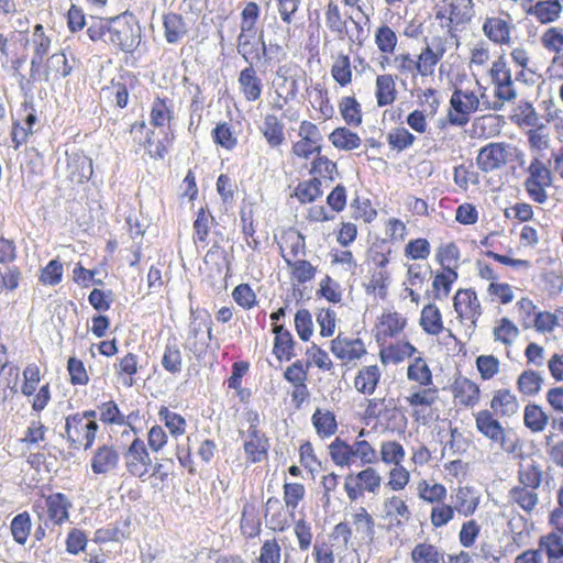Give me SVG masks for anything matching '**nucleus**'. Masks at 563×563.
Wrapping results in <instances>:
<instances>
[{
    "label": "nucleus",
    "instance_id": "nucleus-29",
    "mask_svg": "<svg viewBox=\"0 0 563 563\" xmlns=\"http://www.w3.org/2000/svg\"><path fill=\"white\" fill-rule=\"evenodd\" d=\"M334 147L342 151H352L361 145V137L347 128H336L329 135Z\"/></svg>",
    "mask_w": 563,
    "mask_h": 563
},
{
    "label": "nucleus",
    "instance_id": "nucleus-6",
    "mask_svg": "<svg viewBox=\"0 0 563 563\" xmlns=\"http://www.w3.org/2000/svg\"><path fill=\"white\" fill-rule=\"evenodd\" d=\"M453 306L457 316L462 319H470L473 327L482 314L481 302L472 289H460L453 297Z\"/></svg>",
    "mask_w": 563,
    "mask_h": 563
},
{
    "label": "nucleus",
    "instance_id": "nucleus-52",
    "mask_svg": "<svg viewBox=\"0 0 563 563\" xmlns=\"http://www.w3.org/2000/svg\"><path fill=\"white\" fill-rule=\"evenodd\" d=\"M353 522L356 530L362 533L364 539L373 542L375 538V521L364 507L353 516Z\"/></svg>",
    "mask_w": 563,
    "mask_h": 563
},
{
    "label": "nucleus",
    "instance_id": "nucleus-57",
    "mask_svg": "<svg viewBox=\"0 0 563 563\" xmlns=\"http://www.w3.org/2000/svg\"><path fill=\"white\" fill-rule=\"evenodd\" d=\"M416 140V136L410 133L406 128H396L387 135L388 144L391 148L401 152L410 147Z\"/></svg>",
    "mask_w": 563,
    "mask_h": 563
},
{
    "label": "nucleus",
    "instance_id": "nucleus-16",
    "mask_svg": "<svg viewBox=\"0 0 563 563\" xmlns=\"http://www.w3.org/2000/svg\"><path fill=\"white\" fill-rule=\"evenodd\" d=\"M492 410L500 417H511L519 409L516 396L509 389H498L490 400Z\"/></svg>",
    "mask_w": 563,
    "mask_h": 563
},
{
    "label": "nucleus",
    "instance_id": "nucleus-32",
    "mask_svg": "<svg viewBox=\"0 0 563 563\" xmlns=\"http://www.w3.org/2000/svg\"><path fill=\"white\" fill-rule=\"evenodd\" d=\"M525 426L532 432H541L549 422L548 415L537 404H528L523 412Z\"/></svg>",
    "mask_w": 563,
    "mask_h": 563
},
{
    "label": "nucleus",
    "instance_id": "nucleus-14",
    "mask_svg": "<svg viewBox=\"0 0 563 563\" xmlns=\"http://www.w3.org/2000/svg\"><path fill=\"white\" fill-rule=\"evenodd\" d=\"M453 394L459 404L473 407L479 400V387L466 377L459 376L452 385Z\"/></svg>",
    "mask_w": 563,
    "mask_h": 563
},
{
    "label": "nucleus",
    "instance_id": "nucleus-33",
    "mask_svg": "<svg viewBox=\"0 0 563 563\" xmlns=\"http://www.w3.org/2000/svg\"><path fill=\"white\" fill-rule=\"evenodd\" d=\"M449 22L459 24L468 23L474 15V3L472 0H451Z\"/></svg>",
    "mask_w": 563,
    "mask_h": 563
},
{
    "label": "nucleus",
    "instance_id": "nucleus-25",
    "mask_svg": "<svg viewBox=\"0 0 563 563\" xmlns=\"http://www.w3.org/2000/svg\"><path fill=\"white\" fill-rule=\"evenodd\" d=\"M479 497L475 495L472 487H460L455 495L454 509L465 517L472 516L477 509Z\"/></svg>",
    "mask_w": 563,
    "mask_h": 563
},
{
    "label": "nucleus",
    "instance_id": "nucleus-5",
    "mask_svg": "<svg viewBox=\"0 0 563 563\" xmlns=\"http://www.w3.org/2000/svg\"><path fill=\"white\" fill-rule=\"evenodd\" d=\"M126 471L135 477L142 478L148 472L152 464L148 451L144 441L135 438L123 453Z\"/></svg>",
    "mask_w": 563,
    "mask_h": 563
},
{
    "label": "nucleus",
    "instance_id": "nucleus-47",
    "mask_svg": "<svg viewBox=\"0 0 563 563\" xmlns=\"http://www.w3.org/2000/svg\"><path fill=\"white\" fill-rule=\"evenodd\" d=\"M159 420L163 421L173 437H178L185 433L186 420L179 413L170 411L167 407L163 406L158 410Z\"/></svg>",
    "mask_w": 563,
    "mask_h": 563
},
{
    "label": "nucleus",
    "instance_id": "nucleus-63",
    "mask_svg": "<svg viewBox=\"0 0 563 563\" xmlns=\"http://www.w3.org/2000/svg\"><path fill=\"white\" fill-rule=\"evenodd\" d=\"M295 328L302 341H309L313 331L312 317L309 310L299 309L295 314Z\"/></svg>",
    "mask_w": 563,
    "mask_h": 563
},
{
    "label": "nucleus",
    "instance_id": "nucleus-2",
    "mask_svg": "<svg viewBox=\"0 0 563 563\" xmlns=\"http://www.w3.org/2000/svg\"><path fill=\"white\" fill-rule=\"evenodd\" d=\"M99 424L97 422H86L78 413H73L66 417L65 420V433L66 440L70 446L89 450L92 448Z\"/></svg>",
    "mask_w": 563,
    "mask_h": 563
},
{
    "label": "nucleus",
    "instance_id": "nucleus-42",
    "mask_svg": "<svg viewBox=\"0 0 563 563\" xmlns=\"http://www.w3.org/2000/svg\"><path fill=\"white\" fill-rule=\"evenodd\" d=\"M51 73L58 77H66L71 73V66L68 64L64 52L54 53L47 58L45 69L43 70L45 80L48 79Z\"/></svg>",
    "mask_w": 563,
    "mask_h": 563
},
{
    "label": "nucleus",
    "instance_id": "nucleus-61",
    "mask_svg": "<svg viewBox=\"0 0 563 563\" xmlns=\"http://www.w3.org/2000/svg\"><path fill=\"white\" fill-rule=\"evenodd\" d=\"M375 42L380 52L391 54L397 44V36L389 26L382 25L376 31Z\"/></svg>",
    "mask_w": 563,
    "mask_h": 563
},
{
    "label": "nucleus",
    "instance_id": "nucleus-20",
    "mask_svg": "<svg viewBox=\"0 0 563 563\" xmlns=\"http://www.w3.org/2000/svg\"><path fill=\"white\" fill-rule=\"evenodd\" d=\"M475 422L477 430L492 442H496L504 430L500 422L493 417V412L487 409L476 413Z\"/></svg>",
    "mask_w": 563,
    "mask_h": 563
},
{
    "label": "nucleus",
    "instance_id": "nucleus-58",
    "mask_svg": "<svg viewBox=\"0 0 563 563\" xmlns=\"http://www.w3.org/2000/svg\"><path fill=\"white\" fill-rule=\"evenodd\" d=\"M284 258L288 266L292 268V276L299 284H305L314 278L317 269L311 265L310 262L306 260H298L291 262L285 256Z\"/></svg>",
    "mask_w": 563,
    "mask_h": 563
},
{
    "label": "nucleus",
    "instance_id": "nucleus-37",
    "mask_svg": "<svg viewBox=\"0 0 563 563\" xmlns=\"http://www.w3.org/2000/svg\"><path fill=\"white\" fill-rule=\"evenodd\" d=\"M31 527V517L27 511H23L14 516L10 523L13 540L18 544L24 545L30 536Z\"/></svg>",
    "mask_w": 563,
    "mask_h": 563
},
{
    "label": "nucleus",
    "instance_id": "nucleus-22",
    "mask_svg": "<svg viewBox=\"0 0 563 563\" xmlns=\"http://www.w3.org/2000/svg\"><path fill=\"white\" fill-rule=\"evenodd\" d=\"M420 325L430 335H438L443 331L442 316L435 305L429 303L423 307L420 316Z\"/></svg>",
    "mask_w": 563,
    "mask_h": 563
},
{
    "label": "nucleus",
    "instance_id": "nucleus-13",
    "mask_svg": "<svg viewBox=\"0 0 563 563\" xmlns=\"http://www.w3.org/2000/svg\"><path fill=\"white\" fill-rule=\"evenodd\" d=\"M164 36L168 44L179 43L188 33L184 16L179 13L167 12L163 15Z\"/></svg>",
    "mask_w": 563,
    "mask_h": 563
},
{
    "label": "nucleus",
    "instance_id": "nucleus-46",
    "mask_svg": "<svg viewBox=\"0 0 563 563\" xmlns=\"http://www.w3.org/2000/svg\"><path fill=\"white\" fill-rule=\"evenodd\" d=\"M139 356L134 353H128L119 360L118 375L122 376V383L126 387L134 385L133 376L137 373Z\"/></svg>",
    "mask_w": 563,
    "mask_h": 563
},
{
    "label": "nucleus",
    "instance_id": "nucleus-45",
    "mask_svg": "<svg viewBox=\"0 0 563 563\" xmlns=\"http://www.w3.org/2000/svg\"><path fill=\"white\" fill-rule=\"evenodd\" d=\"M456 279H457L456 271L452 269L450 267H446L444 273L437 274L432 282L434 298L441 299L443 297H448L451 291L452 284Z\"/></svg>",
    "mask_w": 563,
    "mask_h": 563
},
{
    "label": "nucleus",
    "instance_id": "nucleus-41",
    "mask_svg": "<svg viewBox=\"0 0 563 563\" xmlns=\"http://www.w3.org/2000/svg\"><path fill=\"white\" fill-rule=\"evenodd\" d=\"M68 167L71 168L73 179L78 183L88 181L93 173L92 161L86 155H74Z\"/></svg>",
    "mask_w": 563,
    "mask_h": 563
},
{
    "label": "nucleus",
    "instance_id": "nucleus-62",
    "mask_svg": "<svg viewBox=\"0 0 563 563\" xmlns=\"http://www.w3.org/2000/svg\"><path fill=\"white\" fill-rule=\"evenodd\" d=\"M98 408L100 411V421L104 424H123V413L113 400L102 402Z\"/></svg>",
    "mask_w": 563,
    "mask_h": 563
},
{
    "label": "nucleus",
    "instance_id": "nucleus-55",
    "mask_svg": "<svg viewBox=\"0 0 563 563\" xmlns=\"http://www.w3.org/2000/svg\"><path fill=\"white\" fill-rule=\"evenodd\" d=\"M519 482L522 487L537 489L542 481V471L534 462L523 466L518 472Z\"/></svg>",
    "mask_w": 563,
    "mask_h": 563
},
{
    "label": "nucleus",
    "instance_id": "nucleus-30",
    "mask_svg": "<svg viewBox=\"0 0 563 563\" xmlns=\"http://www.w3.org/2000/svg\"><path fill=\"white\" fill-rule=\"evenodd\" d=\"M329 453L334 464L341 467L351 466L354 461L352 444L339 437L329 445Z\"/></svg>",
    "mask_w": 563,
    "mask_h": 563
},
{
    "label": "nucleus",
    "instance_id": "nucleus-27",
    "mask_svg": "<svg viewBox=\"0 0 563 563\" xmlns=\"http://www.w3.org/2000/svg\"><path fill=\"white\" fill-rule=\"evenodd\" d=\"M485 35L494 43L506 44L510 40L508 23L499 18L487 19L483 25Z\"/></svg>",
    "mask_w": 563,
    "mask_h": 563
},
{
    "label": "nucleus",
    "instance_id": "nucleus-19",
    "mask_svg": "<svg viewBox=\"0 0 563 563\" xmlns=\"http://www.w3.org/2000/svg\"><path fill=\"white\" fill-rule=\"evenodd\" d=\"M20 378V369L12 365L7 357V347L0 343V386L18 391V382Z\"/></svg>",
    "mask_w": 563,
    "mask_h": 563
},
{
    "label": "nucleus",
    "instance_id": "nucleus-56",
    "mask_svg": "<svg viewBox=\"0 0 563 563\" xmlns=\"http://www.w3.org/2000/svg\"><path fill=\"white\" fill-rule=\"evenodd\" d=\"M416 352L417 349L410 342L398 343L389 346L382 353V361L386 362L387 360H390L394 363H400L406 357L412 356Z\"/></svg>",
    "mask_w": 563,
    "mask_h": 563
},
{
    "label": "nucleus",
    "instance_id": "nucleus-12",
    "mask_svg": "<svg viewBox=\"0 0 563 563\" xmlns=\"http://www.w3.org/2000/svg\"><path fill=\"white\" fill-rule=\"evenodd\" d=\"M238 81L241 91L247 101H256L260 99L263 90V82L256 75L253 63L247 64V66L241 70Z\"/></svg>",
    "mask_w": 563,
    "mask_h": 563
},
{
    "label": "nucleus",
    "instance_id": "nucleus-1",
    "mask_svg": "<svg viewBox=\"0 0 563 563\" xmlns=\"http://www.w3.org/2000/svg\"><path fill=\"white\" fill-rule=\"evenodd\" d=\"M87 35L125 54H133L142 42V29L133 14L124 12L111 19H91Z\"/></svg>",
    "mask_w": 563,
    "mask_h": 563
},
{
    "label": "nucleus",
    "instance_id": "nucleus-9",
    "mask_svg": "<svg viewBox=\"0 0 563 563\" xmlns=\"http://www.w3.org/2000/svg\"><path fill=\"white\" fill-rule=\"evenodd\" d=\"M120 454L113 445L102 444L98 446L91 457V471L96 475H104L118 466Z\"/></svg>",
    "mask_w": 563,
    "mask_h": 563
},
{
    "label": "nucleus",
    "instance_id": "nucleus-48",
    "mask_svg": "<svg viewBox=\"0 0 563 563\" xmlns=\"http://www.w3.org/2000/svg\"><path fill=\"white\" fill-rule=\"evenodd\" d=\"M543 383V378L534 371L522 372L517 379V387L520 393L527 396L537 395Z\"/></svg>",
    "mask_w": 563,
    "mask_h": 563
},
{
    "label": "nucleus",
    "instance_id": "nucleus-50",
    "mask_svg": "<svg viewBox=\"0 0 563 563\" xmlns=\"http://www.w3.org/2000/svg\"><path fill=\"white\" fill-rule=\"evenodd\" d=\"M258 44L261 46V53H256V60L263 59L266 64H269L274 59L280 60L279 56L283 58L286 56V52L283 46L278 43H266L264 33L261 32L258 35Z\"/></svg>",
    "mask_w": 563,
    "mask_h": 563
},
{
    "label": "nucleus",
    "instance_id": "nucleus-23",
    "mask_svg": "<svg viewBox=\"0 0 563 563\" xmlns=\"http://www.w3.org/2000/svg\"><path fill=\"white\" fill-rule=\"evenodd\" d=\"M261 131L271 147H278L285 141L284 124L274 114H266Z\"/></svg>",
    "mask_w": 563,
    "mask_h": 563
},
{
    "label": "nucleus",
    "instance_id": "nucleus-35",
    "mask_svg": "<svg viewBox=\"0 0 563 563\" xmlns=\"http://www.w3.org/2000/svg\"><path fill=\"white\" fill-rule=\"evenodd\" d=\"M311 420L317 433L322 438L331 437L338 430L335 416L331 411L322 412L320 409H317Z\"/></svg>",
    "mask_w": 563,
    "mask_h": 563
},
{
    "label": "nucleus",
    "instance_id": "nucleus-54",
    "mask_svg": "<svg viewBox=\"0 0 563 563\" xmlns=\"http://www.w3.org/2000/svg\"><path fill=\"white\" fill-rule=\"evenodd\" d=\"M255 36L256 34H239L236 37V52L247 64L256 59V53H261L257 47L258 42H253Z\"/></svg>",
    "mask_w": 563,
    "mask_h": 563
},
{
    "label": "nucleus",
    "instance_id": "nucleus-40",
    "mask_svg": "<svg viewBox=\"0 0 563 563\" xmlns=\"http://www.w3.org/2000/svg\"><path fill=\"white\" fill-rule=\"evenodd\" d=\"M241 531L246 538H255L261 532V521L254 506L245 505L241 517Z\"/></svg>",
    "mask_w": 563,
    "mask_h": 563
},
{
    "label": "nucleus",
    "instance_id": "nucleus-15",
    "mask_svg": "<svg viewBox=\"0 0 563 563\" xmlns=\"http://www.w3.org/2000/svg\"><path fill=\"white\" fill-rule=\"evenodd\" d=\"M48 519L55 525H62L69 518V508L71 504L69 499L62 493L49 495L46 500Z\"/></svg>",
    "mask_w": 563,
    "mask_h": 563
},
{
    "label": "nucleus",
    "instance_id": "nucleus-4",
    "mask_svg": "<svg viewBox=\"0 0 563 563\" xmlns=\"http://www.w3.org/2000/svg\"><path fill=\"white\" fill-rule=\"evenodd\" d=\"M382 477L373 467H367L356 475L349 474L345 477L344 489L351 501H355L363 492L377 493L380 487Z\"/></svg>",
    "mask_w": 563,
    "mask_h": 563
},
{
    "label": "nucleus",
    "instance_id": "nucleus-49",
    "mask_svg": "<svg viewBox=\"0 0 563 563\" xmlns=\"http://www.w3.org/2000/svg\"><path fill=\"white\" fill-rule=\"evenodd\" d=\"M340 112L346 124L358 126L362 123L361 106L354 97L342 98Z\"/></svg>",
    "mask_w": 563,
    "mask_h": 563
},
{
    "label": "nucleus",
    "instance_id": "nucleus-31",
    "mask_svg": "<svg viewBox=\"0 0 563 563\" xmlns=\"http://www.w3.org/2000/svg\"><path fill=\"white\" fill-rule=\"evenodd\" d=\"M211 317L207 311L199 312L191 310V321L189 324L188 338L200 340L202 339L203 329H207V341L212 340V329H211Z\"/></svg>",
    "mask_w": 563,
    "mask_h": 563
},
{
    "label": "nucleus",
    "instance_id": "nucleus-3",
    "mask_svg": "<svg viewBox=\"0 0 563 563\" xmlns=\"http://www.w3.org/2000/svg\"><path fill=\"white\" fill-rule=\"evenodd\" d=\"M528 173L529 176L525 181L526 191L533 201L544 203L548 199L545 188L552 184L550 169L543 162L534 157L528 167Z\"/></svg>",
    "mask_w": 563,
    "mask_h": 563
},
{
    "label": "nucleus",
    "instance_id": "nucleus-36",
    "mask_svg": "<svg viewBox=\"0 0 563 563\" xmlns=\"http://www.w3.org/2000/svg\"><path fill=\"white\" fill-rule=\"evenodd\" d=\"M438 41L439 47L437 52H433L430 46H427L417 60L416 69L423 76L432 71L433 67L440 62L445 52L442 40L439 38Z\"/></svg>",
    "mask_w": 563,
    "mask_h": 563
},
{
    "label": "nucleus",
    "instance_id": "nucleus-10",
    "mask_svg": "<svg viewBox=\"0 0 563 563\" xmlns=\"http://www.w3.org/2000/svg\"><path fill=\"white\" fill-rule=\"evenodd\" d=\"M331 352L340 360L353 361L366 353L361 339H347L336 336L331 342Z\"/></svg>",
    "mask_w": 563,
    "mask_h": 563
},
{
    "label": "nucleus",
    "instance_id": "nucleus-11",
    "mask_svg": "<svg viewBox=\"0 0 563 563\" xmlns=\"http://www.w3.org/2000/svg\"><path fill=\"white\" fill-rule=\"evenodd\" d=\"M274 346L273 353L279 360L290 361L296 354L294 352L295 340L292 334L283 324L273 325Z\"/></svg>",
    "mask_w": 563,
    "mask_h": 563
},
{
    "label": "nucleus",
    "instance_id": "nucleus-34",
    "mask_svg": "<svg viewBox=\"0 0 563 563\" xmlns=\"http://www.w3.org/2000/svg\"><path fill=\"white\" fill-rule=\"evenodd\" d=\"M321 186V179L318 177L300 181L295 189V196L300 203L313 202L322 195Z\"/></svg>",
    "mask_w": 563,
    "mask_h": 563
},
{
    "label": "nucleus",
    "instance_id": "nucleus-18",
    "mask_svg": "<svg viewBox=\"0 0 563 563\" xmlns=\"http://www.w3.org/2000/svg\"><path fill=\"white\" fill-rule=\"evenodd\" d=\"M162 136L155 137L154 131L146 133L144 146L152 158L163 159L168 152V146L173 143L174 135L167 131H161Z\"/></svg>",
    "mask_w": 563,
    "mask_h": 563
},
{
    "label": "nucleus",
    "instance_id": "nucleus-53",
    "mask_svg": "<svg viewBox=\"0 0 563 563\" xmlns=\"http://www.w3.org/2000/svg\"><path fill=\"white\" fill-rule=\"evenodd\" d=\"M511 499L523 510L530 512L538 504V494L529 490L528 487L515 486L509 492Z\"/></svg>",
    "mask_w": 563,
    "mask_h": 563
},
{
    "label": "nucleus",
    "instance_id": "nucleus-39",
    "mask_svg": "<svg viewBox=\"0 0 563 563\" xmlns=\"http://www.w3.org/2000/svg\"><path fill=\"white\" fill-rule=\"evenodd\" d=\"M261 9L254 1L245 3L241 11L240 34H256V23L258 21Z\"/></svg>",
    "mask_w": 563,
    "mask_h": 563
},
{
    "label": "nucleus",
    "instance_id": "nucleus-24",
    "mask_svg": "<svg viewBox=\"0 0 563 563\" xmlns=\"http://www.w3.org/2000/svg\"><path fill=\"white\" fill-rule=\"evenodd\" d=\"M380 372L377 365L365 366L355 377V388L366 395H372L379 382Z\"/></svg>",
    "mask_w": 563,
    "mask_h": 563
},
{
    "label": "nucleus",
    "instance_id": "nucleus-17",
    "mask_svg": "<svg viewBox=\"0 0 563 563\" xmlns=\"http://www.w3.org/2000/svg\"><path fill=\"white\" fill-rule=\"evenodd\" d=\"M161 364L163 368L172 375H178L181 372L183 355L176 338H169L167 340Z\"/></svg>",
    "mask_w": 563,
    "mask_h": 563
},
{
    "label": "nucleus",
    "instance_id": "nucleus-64",
    "mask_svg": "<svg viewBox=\"0 0 563 563\" xmlns=\"http://www.w3.org/2000/svg\"><path fill=\"white\" fill-rule=\"evenodd\" d=\"M408 378L420 383L421 385H430L432 375L427 363L421 358H416L415 363L408 367Z\"/></svg>",
    "mask_w": 563,
    "mask_h": 563
},
{
    "label": "nucleus",
    "instance_id": "nucleus-60",
    "mask_svg": "<svg viewBox=\"0 0 563 563\" xmlns=\"http://www.w3.org/2000/svg\"><path fill=\"white\" fill-rule=\"evenodd\" d=\"M389 284V274L386 271L374 272L369 283L365 286L367 295H373L377 291L380 299L387 296V288Z\"/></svg>",
    "mask_w": 563,
    "mask_h": 563
},
{
    "label": "nucleus",
    "instance_id": "nucleus-8",
    "mask_svg": "<svg viewBox=\"0 0 563 563\" xmlns=\"http://www.w3.org/2000/svg\"><path fill=\"white\" fill-rule=\"evenodd\" d=\"M257 420L258 416L255 413L253 422L247 430L249 440L244 443L245 454L252 463L261 462L267 455L269 448L268 439L257 429L256 424L254 423Z\"/></svg>",
    "mask_w": 563,
    "mask_h": 563
},
{
    "label": "nucleus",
    "instance_id": "nucleus-28",
    "mask_svg": "<svg viewBox=\"0 0 563 563\" xmlns=\"http://www.w3.org/2000/svg\"><path fill=\"white\" fill-rule=\"evenodd\" d=\"M450 104L455 113L449 112V122L456 126H463L467 124L470 121V113L473 111L468 110L467 104L463 101L461 89L454 90L450 100Z\"/></svg>",
    "mask_w": 563,
    "mask_h": 563
},
{
    "label": "nucleus",
    "instance_id": "nucleus-59",
    "mask_svg": "<svg viewBox=\"0 0 563 563\" xmlns=\"http://www.w3.org/2000/svg\"><path fill=\"white\" fill-rule=\"evenodd\" d=\"M518 335V328L506 317L501 318L499 324L494 329L495 340L506 345H510Z\"/></svg>",
    "mask_w": 563,
    "mask_h": 563
},
{
    "label": "nucleus",
    "instance_id": "nucleus-43",
    "mask_svg": "<svg viewBox=\"0 0 563 563\" xmlns=\"http://www.w3.org/2000/svg\"><path fill=\"white\" fill-rule=\"evenodd\" d=\"M406 319L398 312L384 313L379 321V334L385 338H391L404 330Z\"/></svg>",
    "mask_w": 563,
    "mask_h": 563
},
{
    "label": "nucleus",
    "instance_id": "nucleus-44",
    "mask_svg": "<svg viewBox=\"0 0 563 563\" xmlns=\"http://www.w3.org/2000/svg\"><path fill=\"white\" fill-rule=\"evenodd\" d=\"M538 545L545 552L548 561L563 556V537L556 532L542 536Z\"/></svg>",
    "mask_w": 563,
    "mask_h": 563
},
{
    "label": "nucleus",
    "instance_id": "nucleus-7",
    "mask_svg": "<svg viewBox=\"0 0 563 563\" xmlns=\"http://www.w3.org/2000/svg\"><path fill=\"white\" fill-rule=\"evenodd\" d=\"M507 159V146L504 143H489L479 150L476 164L482 172L489 173L504 166Z\"/></svg>",
    "mask_w": 563,
    "mask_h": 563
},
{
    "label": "nucleus",
    "instance_id": "nucleus-51",
    "mask_svg": "<svg viewBox=\"0 0 563 563\" xmlns=\"http://www.w3.org/2000/svg\"><path fill=\"white\" fill-rule=\"evenodd\" d=\"M443 554L430 543H419L411 552L413 563H439Z\"/></svg>",
    "mask_w": 563,
    "mask_h": 563
},
{
    "label": "nucleus",
    "instance_id": "nucleus-21",
    "mask_svg": "<svg viewBox=\"0 0 563 563\" xmlns=\"http://www.w3.org/2000/svg\"><path fill=\"white\" fill-rule=\"evenodd\" d=\"M562 5L559 0L538 1L527 13L534 15L542 24L554 22L559 19Z\"/></svg>",
    "mask_w": 563,
    "mask_h": 563
},
{
    "label": "nucleus",
    "instance_id": "nucleus-26",
    "mask_svg": "<svg viewBox=\"0 0 563 563\" xmlns=\"http://www.w3.org/2000/svg\"><path fill=\"white\" fill-rule=\"evenodd\" d=\"M396 85L391 75L377 76L375 97L378 107L391 104L396 99Z\"/></svg>",
    "mask_w": 563,
    "mask_h": 563
},
{
    "label": "nucleus",
    "instance_id": "nucleus-38",
    "mask_svg": "<svg viewBox=\"0 0 563 563\" xmlns=\"http://www.w3.org/2000/svg\"><path fill=\"white\" fill-rule=\"evenodd\" d=\"M173 119V107L167 99L157 97L151 107L150 123L155 128H163Z\"/></svg>",
    "mask_w": 563,
    "mask_h": 563
}]
</instances>
